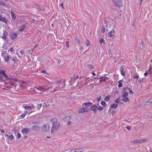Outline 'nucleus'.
Listing matches in <instances>:
<instances>
[{
    "label": "nucleus",
    "instance_id": "603ef678",
    "mask_svg": "<svg viewBox=\"0 0 152 152\" xmlns=\"http://www.w3.org/2000/svg\"><path fill=\"white\" fill-rule=\"evenodd\" d=\"M83 46H82V47H81L80 48V50H82V52H80V53H83Z\"/></svg>",
    "mask_w": 152,
    "mask_h": 152
},
{
    "label": "nucleus",
    "instance_id": "72a5a7b5",
    "mask_svg": "<svg viewBox=\"0 0 152 152\" xmlns=\"http://www.w3.org/2000/svg\"><path fill=\"white\" fill-rule=\"evenodd\" d=\"M128 95V92H124V93L123 94V95H122V97H126V96Z\"/></svg>",
    "mask_w": 152,
    "mask_h": 152
},
{
    "label": "nucleus",
    "instance_id": "6e6552de",
    "mask_svg": "<svg viewBox=\"0 0 152 152\" xmlns=\"http://www.w3.org/2000/svg\"><path fill=\"white\" fill-rule=\"evenodd\" d=\"M92 103L91 102H88V103H83L82 104V107H84V106H86V107H90L92 105Z\"/></svg>",
    "mask_w": 152,
    "mask_h": 152
},
{
    "label": "nucleus",
    "instance_id": "e2e57ef3",
    "mask_svg": "<svg viewBox=\"0 0 152 152\" xmlns=\"http://www.w3.org/2000/svg\"><path fill=\"white\" fill-rule=\"evenodd\" d=\"M145 44L143 42H142V47H145Z\"/></svg>",
    "mask_w": 152,
    "mask_h": 152
},
{
    "label": "nucleus",
    "instance_id": "7c9ffc66",
    "mask_svg": "<svg viewBox=\"0 0 152 152\" xmlns=\"http://www.w3.org/2000/svg\"><path fill=\"white\" fill-rule=\"evenodd\" d=\"M85 112H87L89 111V109L87 107H83Z\"/></svg>",
    "mask_w": 152,
    "mask_h": 152
},
{
    "label": "nucleus",
    "instance_id": "7ed1b4c3",
    "mask_svg": "<svg viewBox=\"0 0 152 152\" xmlns=\"http://www.w3.org/2000/svg\"><path fill=\"white\" fill-rule=\"evenodd\" d=\"M50 126L48 124L44 125L42 127V129L44 132H47L49 130Z\"/></svg>",
    "mask_w": 152,
    "mask_h": 152
},
{
    "label": "nucleus",
    "instance_id": "4468645a",
    "mask_svg": "<svg viewBox=\"0 0 152 152\" xmlns=\"http://www.w3.org/2000/svg\"><path fill=\"white\" fill-rule=\"evenodd\" d=\"M26 27V25H24L23 26H21L19 29V31L20 32H22L23 31Z\"/></svg>",
    "mask_w": 152,
    "mask_h": 152
},
{
    "label": "nucleus",
    "instance_id": "20e7f679",
    "mask_svg": "<svg viewBox=\"0 0 152 152\" xmlns=\"http://www.w3.org/2000/svg\"><path fill=\"white\" fill-rule=\"evenodd\" d=\"M65 81H64V86H63V87H62V88H60L59 87L60 86H59L58 87H56L54 88V89H53L54 91H53V93L54 92L57 91H61L62 88H64V87L65 86Z\"/></svg>",
    "mask_w": 152,
    "mask_h": 152
},
{
    "label": "nucleus",
    "instance_id": "412c9836",
    "mask_svg": "<svg viewBox=\"0 0 152 152\" xmlns=\"http://www.w3.org/2000/svg\"><path fill=\"white\" fill-rule=\"evenodd\" d=\"M3 74L4 77L5 78V79L7 80H8L10 79V78L4 72L2 73Z\"/></svg>",
    "mask_w": 152,
    "mask_h": 152
},
{
    "label": "nucleus",
    "instance_id": "6ab92c4d",
    "mask_svg": "<svg viewBox=\"0 0 152 152\" xmlns=\"http://www.w3.org/2000/svg\"><path fill=\"white\" fill-rule=\"evenodd\" d=\"M122 80H120L118 81V86L120 88V87H122Z\"/></svg>",
    "mask_w": 152,
    "mask_h": 152
},
{
    "label": "nucleus",
    "instance_id": "13d9d810",
    "mask_svg": "<svg viewBox=\"0 0 152 152\" xmlns=\"http://www.w3.org/2000/svg\"><path fill=\"white\" fill-rule=\"evenodd\" d=\"M116 113V111L113 110L112 112V115H113Z\"/></svg>",
    "mask_w": 152,
    "mask_h": 152
},
{
    "label": "nucleus",
    "instance_id": "e433bc0d",
    "mask_svg": "<svg viewBox=\"0 0 152 152\" xmlns=\"http://www.w3.org/2000/svg\"><path fill=\"white\" fill-rule=\"evenodd\" d=\"M88 66L89 69H93L94 68V67L93 66L90 64H88Z\"/></svg>",
    "mask_w": 152,
    "mask_h": 152
},
{
    "label": "nucleus",
    "instance_id": "393cba45",
    "mask_svg": "<svg viewBox=\"0 0 152 152\" xmlns=\"http://www.w3.org/2000/svg\"><path fill=\"white\" fill-rule=\"evenodd\" d=\"M130 89V88H129L128 87H126L124 88L123 91H124L125 92H127L128 91H129Z\"/></svg>",
    "mask_w": 152,
    "mask_h": 152
},
{
    "label": "nucleus",
    "instance_id": "052dcab7",
    "mask_svg": "<svg viewBox=\"0 0 152 152\" xmlns=\"http://www.w3.org/2000/svg\"><path fill=\"white\" fill-rule=\"evenodd\" d=\"M149 102V103H152V99H150L149 100V101L148 102H147L148 103V102Z\"/></svg>",
    "mask_w": 152,
    "mask_h": 152
},
{
    "label": "nucleus",
    "instance_id": "4be33fe9",
    "mask_svg": "<svg viewBox=\"0 0 152 152\" xmlns=\"http://www.w3.org/2000/svg\"><path fill=\"white\" fill-rule=\"evenodd\" d=\"M11 16L12 19L15 20L16 18L15 15L12 11Z\"/></svg>",
    "mask_w": 152,
    "mask_h": 152
},
{
    "label": "nucleus",
    "instance_id": "2f4dec72",
    "mask_svg": "<svg viewBox=\"0 0 152 152\" xmlns=\"http://www.w3.org/2000/svg\"><path fill=\"white\" fill-rule=\"evenodd\" d=\"M86 45L87 46H88L90 45V42L88 40H86L85 42Z\"/></svg>",
    "mask_w": 152,
    "mask_h": 152
},
{
    "label": "nucleus",
    "instance_id": "9b49d317",
    "mask_svg": "<svg viewBox=\"0 0 152 152\" xmlns=\"http://www.w3.org/2000/svg\"><path fill=\"white\" fill-rule=\"evenodd\" d=\"M8 34L6 31H4L3 33V36L2 37V38L4 39H6V37L8 36Z\"/></svg>",
    "mask_w": 152,
    "mask_h": 152
},
{
    "label": "nucleus",
    "instance_id": "2eb2a0df",
    "mask_svg": "<svg viewBox=\"0 0 152 152\" xmlns=\"http://www.w3.org/2000/svg\"><path fill=\"white\" fill-rule=\"evenodd\" d=\"M132 77H133L134 79H138L139 78V75L137 73L136 74H134L132 76Z\"/></svg>",
    "mask_w": 152,
    "mask_h": 152
},
{
    "label": "nucleus",
    "instance_id": "de8ad7c7",
    "mask_svg": "<svg viewBox=\"0 0 152 152\" xmlns=\"http://www.w3.org/2000/svg\"><path fill=\"white\" fill-rule=\"evenodd\" d=\"M108 23V20L106 19H105L104 20V23L105 24H107Z\"/></svg>",
    "mask_w": 152,
    "mask_h": 152
},
{
    "label": "nucleus",
    "instance_id": "f3484780",
    "mask_svg": "<svg viewBox=\"0 0 152 152\" xmlns=\"http://www.w3.org/2000/svg\"><path fill=\"white\" fill-rule=\"evenodd\" d=\"M0 4L1 6H4L5 7L7 6V4L4 3L2 1L0 0Z\"/></svg>",
    "mask_w": 152,
    "mask_h": 152
},
{
    "label": "nucleus",
    "instance_id": "aec40b11",
    "mask_svg": "<svg viewBox=\"0 0 152 152\" xmlns=\"http://www.w3.org/2000/svg\"><path fill=\"white\" fill-rule=\"evenodd\" d=\"M78 112V113H85L83 108H80Z\"/></svg>",
    "mask_w": 152,
    "mask_h": 152
},
{
    "label": "nucleus",
    "instance_id": "bb28decb",
    "mask_svg": "<svg viewBox=\"0 0 152 152\" xmlns=\"http://www.w3.org/2000/svg\"><path fill=\"white\" fill-rule=\"evenodd\" d=\"M150 70H148L145 72L144 74V75L146 77L147 75L148 74H150Z\"/></svg>",
    "mask_w": 152,
    "mask_h": 152
},
{
    "label": "nucleus",
    "instance_id": "f03ea898",
    "mask_svg": "<svg viewBox=\"0 0 152 152\" xmlns=\"http://www.w3.org/2000/svg\"><path fill=\"white\" fill-rule=\"evenodd\" d=\"M115 5L118 8L122 6V4L121 0H112Z\"/></svg>",
    "mask_w": 152,
    "mask_h": 152
},
{
    "label": "nucleus",
    "instance_id": "37998d69",
    "mask_svg": "<svg viewBox=\"0 0 152 152\" xmlns=\"http://www.w3.org/2000/svg\"><path fill=\"white\" fill-rule=\"evenodd\" d=\"M114 102H115L117 103H119V102H120L119 101V100L118 99H116L115 100H114Z\"/></svg>",
    "mask_w": 152,
    "mask_h": 152
},
{
    "label": "nucleus",
    "instance_id": "cd10ccee",
    "mask_svg": "<svg viewBox=\"0 0 152 152\" xmlns=\"http://www.w3.org/2000/svg\"><path fill=\"white\" fill-rule=\"evenodd\" d=\"M123 69L121 68L120 69V71H121V75L123 76H124L125 75V74L124 72L123 71Z\"/></svg>",
    "mask_w": 152,
    "mask_h": 152
},
{
    "label": "nucleus",
    "instance_id": "338daca9",
    "mask_svg": "<svg viewBox=\"0 0 152 152\" xmlns=\"http://www.w3.org/2000/svg\"><path fill=\"white\" fill-rule=\"evenodd\" d=\"M91 73L93 75V76H95L96 75L95 73L93 71H92L91 72Z\"/></svg>",
    "mask_w": 152,
    "mask_h": 152
},
{
    "label": "nucleus",
    "instance_id": "864d4df0",
    "mask_svg": "<svg viewBox=\"0 0 152 152\" xmlns=\"http://www.w3.org/2000/svg\"><path fill=\"white\" fill-rule=\"evenodd\" d=\"M110 32L111 33H115V30H114V29L113 28V30L111 31Z\"/></svg>",
    "mask_w": 152,
    "mask_h": 152
},
{
    "label": "nucleus",
    "instance_id": "774afa93",
    "mask_svg": "<svg viewBox=\"0 0 152 152\" xmlns=\"http://www.w3.org/2000/svg\"><path fill=\"white\" fill-rule=\"evenodd\" d=\"M70 118L71 117L69 116H67L65 118L68 119H70Z\"/></svg>",
    "mask_w": 152,
    "mask_h": 152
},
{
    "label": "nucleus",
    "instance_id": "1a4fd4ad",
    "mask_svg": "<svg viewBox=\"0 0 152 152\" xmlns=\"http://www.w3.org/2000/svg\"><path fill=\"white\" fill-rule=\"evenodd\" d=\"M50 88H52L50 87H49L48 88H42L41 86H39V91L40 90H41V91H48L49 90V89Z\"/></svg>",
    "mask_w": 152,
    "mask_h": 152
},
{
    "label": "nucleus",
    "instance_id": "473e14b6",
    "mask_svg": "<svg viewBox=\"0 0 152 152\" xmlns=\"http://www.w3.org/2000/svg\"><path fill=\"white\" fill-rule=\"evenodd\" d=\"M136 140L137 141V142L139 143L143 142H145V139H141L140 140Z\"/></svg>",
    "mask_w": 152,
    "mask_h": 152
},
{
    "label": "nucleus",
    "instance_id": "0e129e2a",
    "mask_svg": "<svg viewBox=\"0 0 152 152\" xmlns=\"http://www.w3.org/2000/svg\"><path fill=\"white\" fill-rule=\"evenodd\" d=\"M129 91L130 94H132L133 93V91L130 89L129 90Z\"/></svg>",
    "mask_w": 152,
    "mask_h": 152
},
{
    "label": "nucleus",
    "instance_id": "5fc2aeb1",
    "mask_svg": "<svg viewBox=\"0 0 152 152\" xmlns=\"http://www.w3.org/2000/svg\"><path fill=\"white\" fill-rule=\"evenodd\" d=\"M25 116V114H24L23 113L20 116L21 118H23Z\"/></svg>",
    "mask_w": 152,
    "mask_h": 152
},
{
    "label": "nucleus",
    "instance_id": "5701e85b",
    "mask_svg": "<svg viewBox=\"0 0 152 152\" xmlns=\"http://www.w3.org/2000/svg\"><path fill=\"white\" fill-rule=\"evenodd\" d=\"M38 129V126H37L34 125L32 127V130L34 131L37 130Z\"/></svg>",
    "mask_w": 152,
    "mask_h": 152
},
{
    "label": "nucleus",
    "instance_id": "ea45409f",
    "mask_svg": "<svg viewBox=\"0 0 152 152\" xmlns=\"http://www.w3.org/2000/svg\"><path fill=\"white\" fill-rule=\"evenodd\" d=\"M34 49V48H33V49L32 50H30L28 51V52L27 53L29 54H31L32 53L33 50Z\"/></svg>",
    "mask_w": 152,
    "mask_h": 152
},
{
    "label": "nucleus",
    "instance_id": "a19ab883",
    "mask_svg": "<svg viewBox=\"0 0 152 152\" xmlns=\"http://www.w3.org/2000/svg\"><path fill=\"white\" fill-rule=\"evenodd\" d=\"M103 107H101V106H99V108H97V109L98 110H100V111H101V110H103Z\"/></svg>",
    "mask_w": 152,
    "mask_h": 152
},
{
    "label": "nucleus",
    "instance_id": "39448f33",
    "mask_svg": "<svg viewBox=\"0 0 152 152\" xmlns=\"http://www.w3.org/2000/svg\"><path fill=\"white\" fill-rule=\"evenodd\" d=\"M0 21L4 22L5 23H7L8 22V20L6 18L3 17L0 15Z\"/></svg>",
    "mask_w": 152,
    "mask_h": 152
},
{
    "label": "nucleus",
    "instance_id": "79ce46f5",
    "mask_svg": "<svg viewBox=\"0 0 152 152\" xmlns=\"http://www.w3.org/2000/svg\"><path fill=\"white\" fill-rule=\"evenodd\" d=\"M103 42L104 43V40L102 38H101L100 39V40L99 42L101 44H102Z\"/></svg>",
    "mask_w": 152,
    "mask_h": 152
},
{
    "label": "nucleus",
    "instance_id": "9d476101",
    "mask_svg": "<svg viewBox=\"0 0 152 152\" xmlns=\"http://www.w3.org/2000/svg\"><path fill=\"white\" fill-rule=\"evenodd\" d=\"M17 36V34L15 33H12L10 35V37H11L12 40H13L15 39Z\"/></svg>",
    "mask_w": 152,
    "mask_h": 152
},
{
    "label": "nucleus",
    "instance_id": "09e8293b",
    "mask_svg": "<svg viewBox=\"0 0 152 152\" xmlns=\"http://www.w3.org/2000/svg\"><path fill=\"white\" fill-rule=\"evenodd\" d=\"M126 129L129 131L131 130V126H127L126 127Z\"/></svg>",
    "mask_w": 152,
    "mask_h": 152
},
{
    "label": "nucleus",
    "instance_id": "a878e982",
    "mask_svg": "<svg viewBox=\"0 0 152 152\" xmlns=\"http://www.w3.org/2000/svg\"><path fill=\"white\" fill-rule=\"evenodd\" d=\"M23 107L26 109H28V110H31V107L30 106H26Z\"/></svg>",
    "mask_w": 152,
    "mask_h": 152
},
{
    "label": "nucleus",
    "instance_id": "8fccbe9b",
    "mask_svg": "<svg viewBox=\"0 0 152 152\" xmlns=\"http://www.w3.org/2000/svg\"><path fill=\"white\" fill-rule=\"evenodd\" d=\"M10 51L11 52H12L13 51V48L12 47H11L9 50H8V51Z\"/></svg>",
    "mask_w": 152,
    "mask_h": 152
},
{
    "label": "nucleus",
    "instance_id": "f8f14e48",
    "mask_svg": "<svg viewBox=\"0 0 152 152\" xmlns=\"http://www.w3.org/2000/svg\"><path fill=\"white\" fill-rule=\"evenodd\" d=\"M31 130L29 129L28 128H25L23 129L22 130V132L23 133L24 132L26 134H28L29 132Z\"/></svg>",
    "mask_w": 152,
    "mask_h": 152
},
{
    "label": "nucleus",
    "instance_id": "4c0bfd02",
    "mask_svg": "<svg viewBox=\"0 0 152 152\" xmlns=\"http://www.w3.org/2000/svg\"><path fill=\"white\" fill-rule=\"evenodd\" d=\"M16 136L17 137L18 139H19L20 137H21V134L19 133H17V135H16Z\"/></svg>",
    "mask_w": 152,
    "mask_h": 152
},
{
    "label": "nucleus",
    "instance_id": "dca6fc26",
    "mask_svg": "<svg viewBox=\"0 0 152 152\" xmlns=\"http://www.w3.org/2000/svg\"><path fill=\"white\" fill-rule=\"evenodd\" d=\"M123 97V98L122 99V100L124 101V102H127L129 101V99L127 97Z\"/></svg>",
    "mask_w": 152,
    "mask_h": 152
},
{
    "label": "nucleus",
    "instance_id": "58836bf2",
    "mask_svg": "<svg viewBox=\"0 0 152 152\" xmlns=\"http://www.w3.org/2000/svg\"><path fill=\"white\" fill-rule=\"evenodd\" d=\"M14 136L12 135H10L9 137H8V138L10 140H12L14 138Z\"/></svg>",
    "mask_w": 152,
    "mask_h": 152
},
{
    "label": "nucleus",
    "instance_id": "4d7b16f0",
    "mask_svg": "<svg viewBox=\"0 0 152 152\" xmlns=\"http://www.w3.org/2000/svg\"><path fill=\"white\" fill-rule=\"evenodd\" d=\"M101 97H98V98H97V101L98 102H99V100H101Z\"/></svg>",
    "mask_w": 152,
    "mask_h": 152
},
{
    "label": "nucleus",
    "instance_id": "3c124183",
    "mask_svg": "<svg viewBox=\"0 0 152 152\" xmlns=\"http://www.w3.org/2000/svg\"><path fill=\"white\" fill-rule=\"evenodd\" d=\"M69 41H67L66 42V47H67V48H68L69 47Z\"/></svg>",
    "mask_w": 152,
    "mask_h": 152
},
{
    "label": "nucleus",
    "instance_id": "b1692460",
    "mask_svg": "<svg viewBox=\"0 0 152 152\" xmlns=\"http://www.w3.org/2000/svg\"><path fill=\"white\" fill-rule=\"evenodd\" d=\"M10 57L8 55H6L4 57V58L6 61H7L9 59Z\"/></svg>",
    "mask_w": 152,
    "mask_h": 152
},
{
    "label": "nucleus",
    "instance_id": "f257e3e1",
    "mask_svg": "<svg viewBox=\"0 0 152 152\" xmlns=\"http://www.w3.org/2000/svg\"><path fill=\"white\" fill-rule=\"evenodd\" d=\"M50 121L53 123L51 130V133H53L56 132L60 126V123L57 121V120L56 118L50 120Z\"/></svg>",
    "mask_w": 152,
    "mask_h": 152
},
{
    "label": "nucleus",
    "instance_id": "423d86ee",
    "mask_svg": "<svg viewBox=\"0 0 152 152\" xmlns=\"http://www.w3.org/2000/svg\"><path fill=\"white\" fill-rule=\"evenodd\" d=\"M97 106L95 105H93L91 106L90 108L91 110L93 111L95 113L97 112Z\"/></svg>",
    "mask_w": 152,
    "mask_h": 152
},
{
    "label": "nucleus",
    "instance_id": "6e6d98bb",
    "mask_svg": "<svg viewBox=\"0 0 152 152\" xmlns=\"http://www.w3.org/2000/svg\"><path fill=\"white\" fill-rule=\"evenodd\" d=\"M76 41L78 44H80V41L78 39H76Z\"/></svg>",
    "mask_w": 152,
    "mask_h": 152
},
{
    "label": "nucleus",
    "instance_id": "680f3d73",
    "mask_svg": "<svg viewBox=\"0 0 152 152\" xmlns=\"http://www.w3.org/2000/svg\"><path fill=\"white\" fill-rule=\"evenodd\" d=\"M110 45L113 46V42H111L109 43Z\"/></svg>",
    "mask_w": 152,
    "mask_h": 152
},
{
    "label": "nucleus",
    "instance_id": "a18cd8bd",
    "mask_svg": "<svg viewBox=\"0 0 152 152\" xmlns=\"http://www.w3.org/2000/svg\"><path fill=\"white\" fill-rule=\"evenodd\" d=\"M78 152H84V150L82 149H78Z\"/></svg>",
    "mask_w": 152,
    "mask_h": 152
},
{
    "label": "nucleus",
    "instance_id": "0eeeda50",
    "mask_svg": "<svg viewBox=\"0 0 152 152\" xmlns=\"http://www.w3.org/2000/svg\"><path fill=\"white\" fill-rule=\"evenodd\" d=\"M105 30L107 31H108V26L106 25L104 26H103L101 28V32L102 33H104L105 31Z\"/></svg>",
    "mask_w": 152,
    "mask_h": 152
},
{
    "label": "nucleus",
    "instance_id": "69168bd1",
    "mask_svg": "<svg viewBox=\"0 0 152 152\" xmlns=\"http://www.w3.org/2000/svg\"><path fill=\"white\" fill-rule=\"evenodd\" d=\"M42 73H45V74H47V72H46V71L45 70H43V71H42Z\"/></svg>",
    "mask_w": 152,
    "mask_h": 152
},
{
    "label": "nucleus",
    "instance_id": "49530a36",
    "mask_svg": "<svg viewBox=\"0 0 152 152\" xmlns=\"http://www.w3.org/2000/svg\"><path fill=\"white\" fill-rule=\"evenodd\" d=\"M144 78H140L139 79V80H138V81L140 83H141V82L143 80H144Z\"/></svg>",
    "mask_w": 152,
    "mask_h": 152
},
{
    "label": "nucleus",
    "instance_id": "a211bd4d",
    "mask_svg": "<svg viewBox=\"0 0 152 152\" xmlns=\"http://www.w3.org/2000/svg\"><path fill=\"white\" fill-rule=\"evenodd\" d=\"M118 106V104H113L110 107V109L111 108H116Z\"/></svg>",
    "mask_w": 152,
    "mask_h": 152
},
{
    "label": "nucleus",
    "instance_id": "c85d7f7f",
    "mask_svg": "<svg viewBox=\"0 0 152 152\" xmlns=\"http://www.w3.org/2000/svg\"><path fill=\"white\" fill-rule=\"evenodd\" d=\"M110 99V97L108 96H107L105 97L104 98V100L105 101H108Z\"/></svg>",
    "mask_w": 152,
    "mask_h": 152
},
{
    "label": "nucleus",
    "instance_id": "c9c22d12",
    "mask_svg": "<svg viewBox=\"0 0 152 152\" xmlns=\"http://www.w3.org/2000/svg\"><path fill=\"white\" fill-rule=\"evenodd\" d=\"M101 104L103 106H106V103L104 101H102L101 102Z\"/></svg>",
    "mask_w": 152,
    "mask_h": 152
},
{
    "label": "nucleus",
    "instance_id": "f704fd0d",
    "mask_svg": "<svg viewBox=\"0 0 152 152\" xmlns=\"http://www.w3.org/2000/svg\"><path fill=\"white\" fill-rule=\"evenodd\" d=\"M61 16H62V18L63 19V20H64L65 19H66V17L65 16V14L64 13H62L61 14Z\"/></svg>",
    "mask_w": 152,
    "mask_h": 152
},
{
    "label": "nucleus",
    "instance_id": "ddd939ff",
    "mask_svg": "<svg viewBox=\"0 0 152 152\" xmlns=\"http://www.w3.org/2000/svg\"><path fill=\"white\" fill-rule=\"evenodd\" d=\"M99 79H101V80H102V81H106L108 79V78L107 77L103 76L101 77H100Z\"/></svg>",
    "mask_w": 152,
    "mask_h": 152
},
{
    "label": "nucleus",
    "instance_id": "c756f323",
    "mask_svg": "<svg viewBox=\"0 0 152 152\" xmlns=\"http://www.w3.org/2000/svg\"><path fill=\"white\" fill-rule=\"evenodd\" d=\"M108 36L109 37L113 38L114 36L112 34V33L110 32L108 33Z\"/></svg>",
    "mask_w": 152,
    "mask_h": 152
},
{
    "label": "nucleus",
    "instance_id": "c03bdc74",
    "mask_svg": "<svg viewBox=\"0 0 152 152\" xmlns=\"http://www.w3.org/2000/svg\"><path fill=\"white\" fill-rule=\"evenodd\" d=\"M62 82V81L61 80H57L56 81V83H59V85H60L61 84V83Z\"/></svg>",
    "mask_w": 152,
    "mask_h": 152
},
{
    "label": "nucleus",
    "instance_id": "bf43d9fd",
    "mask_svg": "<svg viewBox=\"0 0 152 152\" xmlns=\"http://www.w3.org/2000/svg\"><path fill=\"white\" fill-rule=\"evenodd\" d=\"M5 72V71L4 70H0V74H2V73Z\"/></svg>",
    "mask_w": 152,
    "mask_h": 152
}]
</instances>
